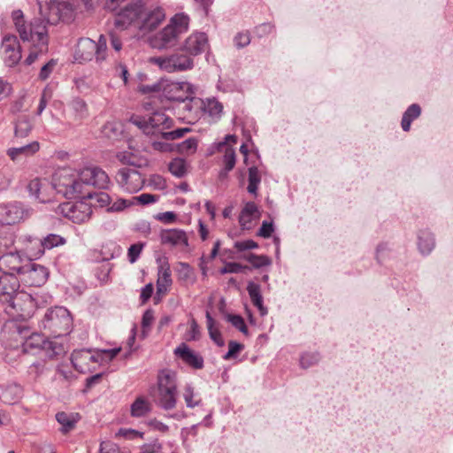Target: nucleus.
Segmentation results:
<instances>
[{
    "label": "nucleus",
    "mask_w": 453,
    "mask_h": 453,
    "mask_svg": "<svg viewBox=\"0 0 453 453\" xmlns=\"http://www.w3.org/2000/svg\"><path fill=\"white\" fill-rule=\"evenodd\" d=\"M435 241L428 230H420L418 234V248L422 255H428L434 250Z\"/></svg>",
    "instance_id": "c85d7f7f"
},
{
    "label": "nucleus",
    "mask_w": 453,
    "mask_h": 453,
    "mask_svg": "<svg viewBox=\"0 0 453 453\" xmlns=\"http://www.w3.org/2000/svg\"><path fill=\"white\" fill-rule=\"evenodd\" d=\"M32 130V124L28 116H19L15 123V136L26 137Z\"/></svg>",
    "instance_id": "c9c22d12"
},
{
    "label": "nucleus",
    "mask_w": 453,
    "mask_h": 453,
    "mask_svg": "<svg viewBox=\"0 0 453 453\" xmlns=\"http://www.w3.org/2000/svg\"><path fill=\"white\" fill-rule=\"evenodd\" d=\"M100 453H125L119 448L112 443H101Z\"/></svg>",
    "instance_id": "69168bd1"
},
{
    "label": "nucleus",
    "mask_w": 453,
    "mask_h": 453,
    "mask_svg": "<svg viewBox=\"0 0 453 453\" xmlns=\"http://www.w3.org/2000/svg\"><path fill=\"white\" fill-rule=\"evenodd\" d=\"M6 303L23 319L32 317L37 307L36 300L25 291H18Z\"/></svg>",
    "instance_id": "f8f14e48"
},
{
    "label": "nucleus",
    "mask_w": 453,
    "mask_h": 453,
    "mask_svg": "<svg viewBox=\"0 0 453 453\" xmlns=\"http://www.w3.org/2000/svg\"><path fill=\"white\" fill-rule=\"evenodd\" d=\"M259 217V211L254 202H247L239 216V223L242 228L249 229L255 218Z\"/></svg>",
    "instance_id": "393cba45"
},
{
    "label": "nucleus",
    "mask_w": 453,
    "mask_h": 453,
    "mask_svg": "<svg viewBox=\"0 0 453 453\" xmlns=\"http://www.w3.org/2000/svg\"><path fill=\"white\" fill-rule=\"evenodd\" d=\"M190 128L188 127H180L173 131L164 132L160 136L162 139L166 141H173L179 138L183 137L187 133L190 132Z\"/></svg>",
    "instance_id": "de8ad7c7"
},
{
    "label": "nucleus",
    "mask_w": 453,
    "mask_h": 453,
    "mask_svg": "<svg viewBox=\"0 0 453 453\" xmlns=\"http://www.w3.org/2000/svg\"><path fill=\"white\" fill-rule=\"evenodd\" d=\"M48 276L49 272L45 266L27 261L19 276V281L26 286L41 287L46 282Z\"/></svg>",
    "instance_id": "4468645a"
},
{
    "label": "nucleus",
    "mask_w": 453,
    "mask_h": 453,
    "mask_svg": "<svg viewBox=\"0 0 453 453\" xmlns=\"http://www.w3.org/2000/svg\"><path fill=\"white\" fill-rule=\"evenodd\" d=\"M56 419L62 426L61 431L65 434L71 431L75 426V420L65 412L57 413Z\"/></svg>",
    "instance_id": "a19ab883"
},
{
    "label": "nucleus",
    "mask_w": 453,
    "mask_h": 453,
    "mask_svg": "<svg viewBox=\"0 0 453 453\" xmlns=\"http://www.w3.org/2000/svg\"><path fill=\"white\" fill-rule=\"evenodd\" d=\"M35 240H41V238L33 235L23 236V243L25 244V250L27 254L28 259L35 260L40 258L42 255H34L33 252L39 249V245L35 243Z\"/></svg>",
    "instance_id": "4c0bfd02"
},
{
    "label": "nucleus",
    "mask_w": 453,
    "mask_h": 453,
    "mask_svg": "<svg viewBox=\"0 0 453 453\" xmlns=\"http://www.w3.org/2000/svg\"><path fill=\"white\" fill-rule=\"evenodd\" d=\"M208 37L205 33L196 32L191 34L183 42L180 48L187 55L191 58L198 56L205 51L208 48Z\"/></svg>",
    "instance_id": "a211bd4d"
},
{
    "label": "nucleus",
    "mask_w": 453,
    "mask_h": 453,
    "mask_svg": "<svg viewBox=\"0 0 453 453\" xmlns=\"http://www.w3.org/2000/svg\"><path fill=\"white\" fill-rule=\"evenodd\" d=\"M234 45L238 48H244L250 42V35L248 33H238L234 38Z\"/></svg>",
    "instance_id": "864d4df0"
},
{
    "label": "nucleus",
    "mask_w": 453,
    "mask_h": 453,
    "mask_svg": "<svg viewBox=\"0 0 453 453\" xmlns=\"http://www.w3.org/2000/svg\"><path fill=\"white\" fill-rule=\"evenodd\" d=\"M39 142H32L20 147L10 148L7 150V155L15 161L19 159L21 157H29L34 155L39 150Z\"/></svg>",
    "instance_id": "cd10ccee"
},
{
    "label": "nucleus",
    "mask_w": 453,
    "mask_h": 453,
    "mask_svg": "<svg viewBox=\"0 0 453 453\" xmlns=\"http://www.w3.org/2000/svg\"><path fill=\"white\" fill-rule=\"evenodd\" d=\"M162 446L159 442L154 441L142 446L140 453H161Z\"/></svg>",
    "instance_id": "0e129e2a"
},
{
    "label": "nucleus",
    "mask_w": 453,
    "mask_h": 453,
    "mask_svg": "<svg viewBox=\"0 0 453 453\" xmlns=\"http://www.w3.org/2000/svg\"><path fill=\"white\" fill-rule=\"evenodd\" d=\"M245 259L249 261L255 268H261L272 264V260L265 255H256L254 253H250L245 257Z\"/></svg>",
    "instance_id": "c03bdc74"
},
{
    "label": "nucleus",
    "mask_w": 453,
    "mask_h": 453,
    "mask_svg": "<svg viewBox=\"0 0 453 453\" xmlns=\"http://www.w3.org/2000/svg\"><path fill=\"white\" fill-rule=\"evenodd\" d=\"M247 266H243L238 263H228L223 268H221L220 273H242Z\"/></svg>",
    "instance_id": "5fc2aeb1"
},
{
    "label": "nucleus",
    "mask_w": 453,
    "mask_h": 453,
    "mask_svg": "<svg viewBox=\"0 0 453 453\" xmlns=\"http://www.w3.org/2000/svg\"><path fill=\"white\" fill-rule=\"evenodd\" d=\"M19 283V278L14 273H3L0 276V302H9L18 292Z\"/></svg>",
    "instance_id": "6ab92c4d"
},
{
    "label": "nucleus",
    "mask_w": 453,
    "mask_h": 453,
    "mask_svg": "<svg viewBox=\"0 0 453 453\" xmlns=\"http://www.w3.org/2000/svg\"><path fill=\"white\" fill-rule=\"evenodd\" d=\"M183 398L188 408L193 409L201 404V399L196 398L195 388L191 384H187L184 387Z\"/></svg>",
    "instance_id": "58836bf2"
},
{
    "label": "nucleus",
    "mask_w": 453,
    "mask_h": 453,
    "mask_svg": "<svg viewBox=\"0 0 453 453\" xmlns=\"http://www.w3.org/2000/svg\"><path fill=\"white\" fill-rule=\"evenodd\" d=\"M72 109L76 114L78 119H83L88 115L87 104L81 98H75L72 101Z\"/></svg>",
    "instance_id": "a18cd8bd"
},
{
    "label": "nucleus",
    "mask_w": 453,
    "mask_h": 453,
    "mask_svg": "<svg viewBox=\"0 0 453 453\" xmlns=\"http://www.w3.org/2000/svg\"><path fill=\"white\" fill-rule=\"evenodd\" d=\"M133 200L136 201L137 203H139L142 205H147V204L157 202V196L155 195H152V194L143 193L138 196L133 197Z\"/></svg>",
    "instance_id": "13d9d810"
},
{
    "label": "nucleus",
    "mask_w": 453,
    "mask_h": 453,
    "mask_svg": "<svg viewBox=\"0 0 453 453\" xmlns=\"http://www.w3.org/2000/svg\"><path fill=\"white\" fill-rule=\"evenodd\" d=\"M150 0H133L117 15L114 25L124 30L134 22L142 33L156 29L165 19L164 10L158 6L149 5Z\"/></svg>",
    "instance_id": "7ed1b4c3"
},
{
    "label": "nucleus",
    "mask_w": 453,
    "mask_h": 453,
    "mask_svg": "<svg viewBox=\"0 0 453 453\" xmlns=\"http://www.w3.org/2000/svg\"><path fill=\"white\" fill-rule=\"evenodd\" d=\"M0 399L3 403L7 404H12L17 402L22 393L20 386L18 384H8L6 386H0Z\"/></svg>",
    "instance_id": "bb28decb"
},
{
    "label": "nucleus",
    "mask_w": 453,
    "mask_h": 453,
    "mask_svg": "<svg viewBox=\"0 0 453 453\" xmlns=\"http://www.w3.org/2000/svg\"><path fill=\"white\" fill-rule=\"evenodd\" d=\"M174 354L193 369L200 370L203 368L204 360L202 355L191 349L186 343L180 344L174 349Z\"/></svg>",
    "instance_id": "aec40b11"
},
{
    "label": "nucleus",
    "mask_w": 453,
    "mask_h": 453,
    "mask_svg": "<svg viewBox=\"0 0 453 453\" xmlns=\"http://www.w3.org/2000/svg\"><path fill=\"white\" fill-rule=\"evenodd\" d=\"M226 319L230 322L235 328L241 331L242 334H248V328L245 325L244 319L240 315L226 314Z\"/></svg>",
    "instance_id": "49530a36"
},
{
    "label": "nucleus",
    "mask_w": 453,
    "mask_h": 453,
    "mask_svg": "<svg viewBox=\"0 0 453 453\" xmlns=\"http://www.w3.org/2000/svg\"><path fill=\"white\" fill-rule=\"evenodd\" d=\"M130 122L140 128L148 136L160 137L165 130L173 125V119L164 111H156L149 117L132 116Z\"/></svg>",
    "instance_id": "423d86ee"
},
{
    "label": "nucleus",
    "mask_w": 453,
    "mask_h": 453,
    "mask_svg": "<svg viewBox=\"0 0 453 453\" xmlns=\"http://www.w3.org/2000/svg\"><path fill=\"white\" fill-rule=\"evenodd\" d=\"M107 40L104 35L99 36L98 42L89 38H81L78 42V51L83 61H89L94 57L96 62L104 61L106 58Z\"/></svg>",
    "instance_id": "1a4fd4ad"
},
{
    "label": "nucleus",
    "mask_w": 453,
    "mask_h": 453,
    "mask_svg": "<svg viewBox=\"0 0 453 453\" xmlns=\"http://www.w3.org/2000/svg\"><path fill=\"white\" fill-rule=\"evenodd\" d=\"M320 360L319 352H305L300 357V365L303 369H307L317 365Z\"/></svg>",
    "instance_id": "37998d69"
},
{
    "label": "nucleus",
    "mask_w": 453,
    "mask_h": 453,
    "mask_svg": "<svg viewBox=\"0 0 453 453\" xmlns=\"http://www.w3.org/2000/svg\"><path fill=\"white\" fill-rule=\"evenodd\" d=\"M66 240L65 237L56 234H49L41 240H35V243L39 245V249L34 251V255H43L46 250H51L55 247L62 246L65 244Z\"/></svg>",
    "instance_id": "b1692460"
},
{
    "label": "nucleus",
    "mask_w": 453,
    "mask_h": 453,
    "mask_svg": "<svg viewBox=\"0 0 453 453\" xmlns=\"http://www.w3.org/2000/svg\"><path fill=\"white\" fill-rule=\"evenodd\" d=\"M154 320V313L151 310H147L142 319V326L143 328L150 327Z\"/></svg>",
    "instance_id": "774afa93"
},
{
    "label": "nucleus",
    "mask_w": 453,
    "mask_h": 453,
    "mask_svg": "<svg viewBox=\"0 0 453 453\" xmlns=\"http://www.w3.org/2000/svg\"><path fill=\"white\" fill-rule=\"evenodd\" d=\"M192 105L187 104L185 109L191 111L193 106L200 109L204 114H207L212 120H219L223 113V104L215 97L200 99L196 97L191 99Z\"/></svg>",
    "instance_id": "f3484780"
},
{
    "label": "nucleus",
    "mask_w": 453,
    "mask_h": 453,
    "mask_svg": "<svg viewBox=\"0 0 453 453\" xmlns=\"http://www.w3.org/2000/svg\"><path fill=\"white\" fill-rule=\"evenodd\" d=\"M155 404L164 411L176 407L178 399L177 374L171 369H162L157 376V385L150 391Z\"/></svg>",
    "instance_id": "20e7f679"
},
{
    "label": "nucleus",
    "mask_w": 453,
    "mask_h": 453,
    "mask_svg": "<svg viewBox=\"0 0 453 453\" xmlns=\"http://www.w3.org/2000/svg\"><path fill=\"white\" fill-rule=\"evenodd\" d=\"M235 152L231 148H226L223 157L224 168L231 171L235 165Z\"/></svg>",
    "instance_id": "8fccbe9b"
},
{
    "label": "nucleus",
    "mask_w": 453,
    "mask_h": 453,
    "mask_svg": "<svg viewBox=\"0 0 453 453\" xmlns=\"http://www.w3.org/2000/svg\"><path fill=\"white\" fill-rule=\"evenodd\" d=\"M47 339L40 334H31L26 339L23 343L24 351L27 352L33 349H41L44 351V343H46Z\"/></svg>",
    "instance_id": "2f4dec72"
},
{
    "label": "nucleus",
    "mask_w": 453,
    "mask_h": 453,
    "mask_svg": "<svg viewBox=\"0 0 453 453\" xmlns=\"http://www.w3.org/2000/svg\"><path fill=\"white\" fill-rule=\"evenodd\" d=\"M159 276L157 281V292L165 293L172 284L171 271L169 266H160Z\"/></svg>",
    "instance_id": "f704fd0d"
},
{
    "label": "nucleus",
    "mask_w": 453,
    "mask_h": 453,
    "mask_svg": "<svg viewBox=\"0 0 453 453\" xmlns=\"http://www.w3.org/2000/svg\"><path fill=\"white\" fill-rule=\"evenodd\" d=\"M153 293V287L151 284L145 285L141 291L140 299L142 303H146Z\"/></svg>",
    "instance_id": "338daca9"
},
{
    "label": "nucleus",
    "mask_w": 453,
    "mask_h": 453,
    "mask_svg": "<svg viewBox=\"0 0 453 453\" xmlns=\"http://www.w3.org/2000/svg\"><path fill=\"white\" fill-rule=\"evenodd\" d=\"M59 170H58L55 173H57ZM55 175H53L52 182H54ZM47 189H54L53 183L50 184L49 181L45 179H34L27 185V190L30 196H35L40 203H48L50 201L49 196H47Z\"/></svg>",
    "instance_id": "4be33fe9"
},
{
    "label": "nucleus",
    "mask_w": 453,
    "mask_h": 453,
    "mask_svg": "<svg viewBox=\"0 0 453 453\" xmlns=\"http://www.w3.org/2000/svg\"><path fill=\"white\" fill-rule=\"evenodd\" d=\"M243 349V345L234 341H230L228 343V351L223 356L225 360L235 357V356Z\"/></svg>",
    "instance_id": "3c124183"
},
{
    "label": "nucleus",
    "mask_w": 453,
    "mask_h": 453,
    "mask_svg": "<svg viewBox=\"0 0 453 453\" xmlns=\"http://www.w3.org/2000/svg\"><path fill=\"white\" fill-rule=\"evenodd\" d=\"M115 178L119 187L128 193L138 192L145 183L144 177L136 169L132 168L119 169Z\"/></svg>",
    "instance_id": "ddd939ff"
},
{
    "label": "nucleus",
    "mask_w": 453,
    "mask_h": 453,
    "mask_svg": "<svg viewBox=\"0 0 453 453\" xmlns=\"http://www.w3.org/2000/svg\"><path fill=\"white\" fill-rule=\"evenodd\" d=\"M142 248L143 244L142 243H134L130 246L127 253L128 260L130 261V263H134L138 259L142 250Z\"/></svg>",
    "instance_id": "603ef678"
},
{
    "label": "nucleus",
    "mask_w": 453,
    "mask_h": 453,
    "mask_svg": "<svg viewBox=\"0 0 453 453\" xmlns=\"http://www.w3.org/2000/svg\"><path fill=\"white\" fill-rule=\"evenodd\" d=\"M24 268L25 264L19 253L9 252L0 257V271L3 273H14L19 278Z\"/></svg>",
    "instance_id": "412c9836"
},
{
    "label": "nucleus",
    "mask_w": 453,
    "mask_h": 453,
    "mask_svg": "<svg viewBox=\"0 0 453 453\" xmlns=\"http://www.w3.org/2000/svg\"><path fill=\"white\" fill-rule=\"evenodd\" d=\"M110 178L100 167L90 166L75 171L72 168H62L56 173L54 178V188L67 199H91L100 207L110 204L111 197L105 192L91 193L87 188L94 186L105 189L109 187Z\"/></svg>",
    "instance_id": "f03ea898"
},
{
    "label": "nucleus",
    "mask_w": 453,
    "mask_h": 453,
    "mask_svg": "<svg viewBox=\"0 0 453 453\" xmlns=\"http://www.w3.org/2000/svg\"><path fill=\"white\" fill-rule=\"evenodd\" d=\"M169 171L176 177H183L186 174V162L181 158H175L169 164Z\"/></svg>",
    "instance_id": "79ce46f5"
},
{
    "label": "nucleus",
    "mask_w": 453,
    "mask_h": 453,
    "mask_svg": "<svg viewBox=\"0 0 453 453\" xmlns=\"http://www.w3.org/2000/svg\"><path fill=\"white\" fill-rule=\"evenodd\" d=\"M1 49L4 61L7 66L12 67L20 61L21 50L16 35H4L2 40Z\"/></svg>",
    "instance_id": "dca6fc26"
},
{
    "label": "nucleus",
    "mask_w": 453,
    "mask_h": 453,
    "mask_svg": "<svg viewBox=\"0 0 453 453\" xmlns=\"http://www.w3.org/2000/svg\"><path fill=\"white\" fill-rule=\"evenodd\" d=\"M151 411L150 403L143 397H137L131 404V415L134 418L146 416Z\"/></svg>",
    "instance_id": "7c9ffc66"
},
{
    "label": "nucleus",
    "mask_w": 453,
    "mask_h": 453,
    "mask_svg": "<svg viewBox=\"0 0 453 453\" xmlns=\"http://www.w3.org/2000/svg\"><path fill=\"white\" fill-rule=\"evenodd\" d=\"M206 324L209 332L210 338L219 346L222 347L225 344V341L222 338L221 333L215 326V320L211 317L209 311H206Z\"/></svg>",
    "instance_id": "473e14b6"
},
{
    "label": "nucleus",
    "mask_w": 453,
    "mask_h": 453,
    "mask_svg": "<svg viewBox=\"0 0 453 453\" xmlns=\"http://www.w3.org/2000/svg\"><path fill=\"white\" fill-rule=\"evenodd\" d=\"M273 231H274V226H273V222L263 221V223L257 232V235L264 237V238H269L272 235V234L273 233Z\"/></svg>",
    "instance_id": "6e6d98bb"
},
{
    "label": "nucleus",
    "mask_w": 453,
    "mask_h": 453,
    "mask_svg": "<svg viewBox=\"0 0 453 453\" xmlns=\"http://www.w3.org/2000/svg\"><path fill=\"white\" fill-rule=\"evenodd\" d=\"M258 247V244L254 242L253 240H246V241H241V242H234V248L238 251H244L248 250H254Z\"/></svg>",
    "instance_id": "4d7b16f0"
},
{
    "label": "nucleus",
    "mask_w": 453,
    "mask_h": 453,
    "mask_svg": "<svg viewBox=\"0 0 453 453\" xmlns=\"http://www.w3.org/2000/svg\"><path fill=\"white\" fill-rule=\"evenodd\" d=\"M149 62L169 73L187 72L195 66L193 58L185 54L180 49L169 55L151 57Z\"/></svg>",
    "instance_id": "0eeeda50"
},
{
    "label": "nucleus",
    "mask_w": 453,
    "mask_h": 453,
    "mask_svg": "<svg viewBox=\"0 0 453 453\" xmlns=\"http://www.w3.org/2000/svg\"><path fill=\"white\" fill-rule=\"evenodd\" d=\"M421 114V107L418 104H411L403 114L401 127L404 132L411 129V122L417 119Z\"/></svg>",
    "instance_id": "c756f323"
},
{
    "label": "nucleus",
    "mask_w": 453,
    "mask_h": 453,
    "mask_svg": "<svg viewBox=\"0 0 453 453\" xmlns=\"http://www.w3.org/2000/svg\"><path fill=\"white\" fill-rule=\"evenodd\" d=\"M248 173H249L248 174L249 184L247 187V191L250 194L257 196L258 186L261 182V175H260L259 171L257 166L250 167Z\"/></svg>",
    "instance_id": "72a5a7b5"
},
{
    "label": "nucleus",
    "mask_w": 453,
    "mask_h": 453,
    "mask_svg": "<svg viewBox=\"0 0 453 453\" xmlns=\"http://www.w3.org/2000/svg\"><path fill=\"white\" fill-rule=\"evenodd\" d=\"M58 211L65 218L76 224L88 221L92 214L91 206L84 201L61 203Z\"/></svg>",
    "instance_id": "9d476101"
},
{
    "label": "nucleus",
    "mask_w": 453,
    "mask_h": 453,
    "mask_svg": "<svg viewBox=\"0 0 453 453\" xmlns=\"http://www.w3.org/2000/svg\"><path fill=\"white\" fill-rule=\"evenodd\" d=\"M120 348H114L111 349H102L100 350V356L102 360L111 361L114 359L117 355L120 352Z\"/></svg>",
    "instance_id": "052dcab7"
},
{
    "label": "nucleus",
    "mask_w": 453,
    "mask_h": 453,
    "mask_svg": "<svg viewBox=\"0 0 453 453\" xmlns=\"http://www.w3.org/2000/svg\"><path fill=\"white\" fill-rule=\"evenodd\" d=\"M44 352L47 357L53 358L65 353V346L63 343L54 340H47L44 343Z\"/></svg>",
    "instance_id": "e433bc0d"
},
{
    "label": "nucleus",
    "mask_w": 453,
    "mask_h": 453,
    "mask_svg": "<svg viewBox=\"0 0 453 453\" xmlns=\"http://www.w3.org/2000/svg\"><path fill=\"white\" fill-rule=\"evenodd\" d=\"M42 324L44 328L50 329L56 337H59L71 331L73 319L69 311L59 306L48 311Z\"/></svg>",
    "instance_id": "6e6552de"
},
{
    "label": "nucleus",
    "mask_w": 453,
    "mask_h": 453,
    "mask_svg": "<svg viewBox=\"0 0 453 453\" xmlns=\"http://www.w3.org/2000/svg\"><path fill=\"white\" fill-rule=\"evenodd\" d=\"M56 65H57L56 60H54V59L50 60L47 64H45L41 68V71L39 73V78L42 81L48 79Z\"/></svg>",
    "instance_id": "bf43d9fd"
},
{
    "label": "nucleus",
    "mask_w": 453,
    "mask_h": 453,
    "mask_svg": "<svg viewBox=\"0 0 453 453\" xmlns=\"http://www.w3.org/2000/svg\"><path fill=\"white\" fill-rule=\"evenodd\" d=\"M161 243L164 245H171L173 247L188 245V239L185 231L172 228L165 229L159 234Z\"/></svg>",
    "instance_id": "5701e85b"
},
{
    "label": "nucleus",
    "mask_w": 453,
    "mask_h": 453,
    "mask_svg": "<svg viewBox=\"0 0 453 453\" xmlns=\"http://www.w3.org/2000/svg\"><path fill=\"white\" fill-rule=\"evenodd\" d=\"M189 18L184 13L175 14L169 23L150 38L152 48L166 50L175 47L180 36L188 30Z\"/></svg>",
    "instance_id": "39448f33"
},
{
    "label": "nucleus",
    "mask_w": 453,
    "mask_h": 453,
    "mask_svg": "<svg viewBox=\"0 0 453 453\" xmlns=\"http://www.w3.org/2000/svg\"><path fill=\"white\" fill-rule=\"evenodd\" d=\"M198 140L196 138H188L177 144V150L181 154H193L196 151Z\"/></svg>",
    "instance_id": "ea45409f"
},
{
    "label": "nucleus",
    "mask_w": 453,
    "mask_h": 453,
    "mask_svg": "<svg viewBox=\"0 0 453 453\" xmlns=\"http://www.w3.org/2000/svg\"><path fill=\"white\" fill-rule=\"evenodd\" d=\"M164 96L170 101L186 102L195 99L193 85L188 82H171L165 86Z\"/></svg>",
    "instance_id": "2eb2a0df"
},
{
    "label": "nucleus",
    "mask_w": 453,
    "mask_h": 453,
    "mask_svg": "<svg viewBox=\"0 0 453 453\" xmlns=\"http://www.w3.org/2000/svg\"><path fill=\"white\" fill-rule=\"evenodd\" d=\"M32 214V209L20 202L0 204V225H12L27 219Z\"/></svg>",
    "instance_id": "9b49d317"
},
{
    "label": "nucleus",
    "mask_w": 453,
    "mask_h": 453,
    "mask_svg": "<svg viewBox=\"0 0 453 453\" xmlns=\"http://www.w3.org/2000/svg\"><path fill=\"white\" fill-rule=\"evenodd\" d=\"M117 158L125 165H134V166H140L134 161V156L131 153L127 152H119L117 155Z\"/></svg>",
    "instance_id": "e2e57ef3"
},
{
    "label": "nucleus",
    "mask_w": 453,
    "mask_h": 453,
    "mask_svg": "<svg viewBox=\"0 0 453 453\" xmlns=\"http://www.w3.org/2000/svg\"><path fill=\"white\" fill-rule=\"evenodd\" d=\"M40 17L35 18L28 25L24 20L21 10L12 13L16 30L20 39L31 42L33 49L25 59L27 65H32L48 50L47 25H55L59 20L69 21L73 17L74 5L70 0H37Z\"/></svg>",
    "instance_id": "f257e3e1"
},
{
    "label": "nucleus",
    "mask_w": 453,
    "mask_h": 453,
    "mask_svg": "<svg viewBox=\"0 0 453 453\" xmlns=\"http://www.w3.org/2000/svg\"><path fill=\"white\" fill-rule=\"evenodd\" d=\"M179 265H180V269H179L180 279L182 280H189L193 283L195 280V278H194L193 269L191 268V266L188 264L182 263V262H180L179 264Z\"/></svg>",
    "instance_id": "09e8293b"
},
{
    "label": "nucleus",
    "mask_w": 453,
    "mask_h": 453,
    "mask_svg": "<svg viewBox=\"0 0 453 453\" xmlns=\"http://www.w3.org/2000/svg\"><path fill=\"white\" fill-rule=\"evenodd\" d=\"M247 291L254 306H256L262 317L268 313L267 308L263 303L261 288L258 284L250 281L247 285Z\"/></svg>",
    "instance_id": "a878e982"
},
{
    "label": "nucleus",
    "mask_w": 453,
    "mask_h": 453,
    "mask_svg": "<svg viewBox=\"0 0 453 453\" xmlns=\"http://www.w3.org/2000/svg\"><path fill=\"white\" fill-rule=\"evenodd\" d=\"M155 218L164 223H173L176 220L177 215L173 211H165L157 214Z\"/></svg>",
    "instance_id": "680f3d73"
}]
</instances>
